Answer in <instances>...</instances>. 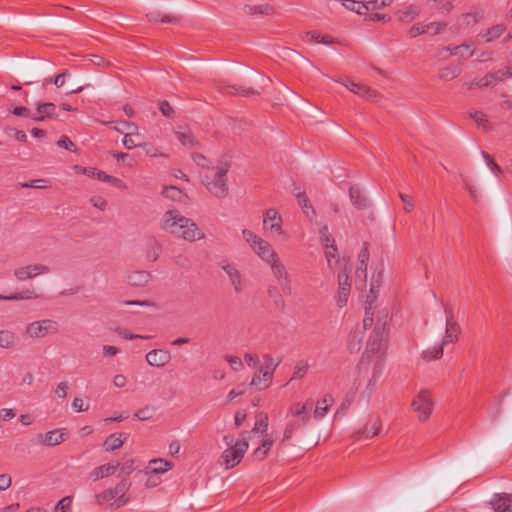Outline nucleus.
<instances>
[{
  "mask_svg": "<svg viewBox=\"0 0 512 512\" xmlns=\"http://www.w3.org/2000/svg\"><path fill=\"white\" fill-rule=\"evenodd\" d=\"M162 228L170 234L186 241H196L204 238L196 223L183 216L178 210H168L162 221Z\"/></svg>",
  "mask_w": 512,
  "mask_h": 512,
  "instance_id": "nucleus-1",
  "label": "nucleus"
},
{
  "mask_svg": "<svg viewBox=\"0 0 512 512\" xmlns=\"http://www.w3.org/2000/svg\"><path fill=\"white\" fill-rule=\"evenodd\" d=\"M229 170L228 163H222L217 167L208 169L201 176L202 183L217 198H225L228 195L227 172Z\"/></svg>",
  "mask_w": 512,
  "mask_h": 512,
  "instance_id": "nucleus-2",
  "label": "nucleus"
},
{
  "mask_svg": "<svg viewBox=\"0 0 512 512\" xmlns=\"http://www.w3.org/2000/svg\"><path fill=\"white\" fill-rule=\"evenodd\" d=\"M387 340L386 322L379 319L367 341L366 349L361 357V362L370 361L374 354H382L385 342Z\"/></svg>",
  "mask_w": 512,
  "mask_h": 512,
  "instance_id": "nucleus-3",
  "label": "nucleus"
},
{
  "mask_svg": "<svg viewBox=\"0 0 512 512\" xmlns=\"http://www.w3.org/2000/svg\"><path fill=\"white\" fill-rule=\"evenodd\" d=\"M411 408L417 414L419 422L428 421L434 409L431 392L428 389H421L412 399Z\"/></svg>",
  "mask_w": 512,
  "mask_h": 512,
  "instance_id": "nucleus-4",
  "label": "nucleus"
},
{
  "mask_svg": "<svg viewBox=\"0 0 512 512\" xmlns=\"http://www.w3.org/2000/svg\"><path fill=\"white\" fill-rule=\"evenodd\" d=\"M246 432L241 433V438L237 440L233 446L227 447L222 453L223 464L226 469H232L237 466L246 451L248 450L249 443Z\"/></svg>",
  "mask_w": 512,
  "mask_h": 512,
  "instance_id": "nucleus-5",
  "label": "nucleus"
},
{
  "mask_svg": "<svg viewBox=\"0 0 512 512\" xmlns=\"http://www.w3.org/2000/svg\"><path fill=\"white\" fill-rule=\"evenodd\" d=\"M268 264L270 265L272 274L278 281L284 294L290 296L292 294L291 279L284 264L280 261L278 256L270 259Z\"/></svg>",
  "mask_w": 512,
  "mask_h": 512,
  "instance_id": "nucleus-6",
  "label": "nucleus"
},
{
  "mask_svg": "<svg viewBox=\"0 0 512 512\" xmlns=\"http://www.w3.org/2000/svg\"><path fill=\"white\" fill-rule=\"evenodd\" d=\"M219 266L227 275L231 286L234 288V291L236 293L243 292L246 288V281L238 267L228 260H222L219 263Z\"/></svg>",
  "mask_w": 512,
  "mask_h": 512,
  "instance_id": "nucleus-7",
  "label": "nucleus"
},
{
  "mask_svg": "<svg viewBox=\"0 0 512 512\" xmlns=\"http://www.w3.org/2000/svg\"><path fill=\"white\" fill-rule=\"evenodd\" d=\"M58 331V324L54 320L44 319L34 321L26 326V334L31 338H43Z\"/></svg>",
  "mask_w": 512,
  "mask_h": 512,
  "instance_id": "nucleus-8",
  "label": "nucleus"
},
{
  "mask_svg": "<svg viewBox=\"0 0 512 512\" xmlns=\"http://www.w3.org/2000/svg\"><path fill=\"white\" fill-rule=\"evenodd\" d=\"M511 76L512 72L510 71V68L504 67L495 73L487 74L478 80H473L467 83V87L468 89H472L474 87H492L496 83L501 82L504 79L510 78Z\"/></svg>",
  "mask_w": 512,
  "mask_h": 512,
  "instance_id": "nucleus-9",
  "label": "nucleus"
},
{
  "mask_svg": "<svg viewBox=\"0 0 512 512\" xmlns=\"http://www.w3.org/2000/svg\"><path fill=\"white\" fill-rule=\"evenodd\" d=\"M50 272V268L44 264H30L26 266L18 267L14 270V277L18 281H26L29 279H33L41 274H46Z\"/></svg>",
  "mask_w": 512,
  "mask_h": 512,
  "instance_id": "nucleus-10",
  "label": "nucleus"
},
{
  "mask_svg": "<svg viewBox=\"0 0 512 512\" xmlns=\"http://www.w3.org/2000/svg\"><path fill=\"white\" fill-rule=\"evenodd\" d=\"M263 224L266 229L271 231V233L276 235H285L282 229V218L276 209L270 208L264 212Z\"/></svg>",
  "mask_w": 512,
  "mask_h": 512,
  "instance_id": "nucleus-11",
  "label": "nucleus"
},
{
  "mask_svg": "<svg viewBox=\"0 0 512 512\" xmlns=\"http://www.w3.org/2000/svg\"><path fill=\"white\" fill-rule=\"evenodd\" d=\"M131 487V481L127 478L122 479L113 489L115 501L111 504L114 509H118L126 505L130 501L127 494Z\"/></svg>",
  "mask_w": 512,
  "mask_h": 512,
  "instance_id": "nucleus-12",
  "label": "nucleus"
},
{
  "mask_svg": "<svg viewBox=\"0 0 512 512\" xmlns=\"http://www.w3.org/2000/svg\"><path fill=\"white\" fill-rule=\"evenodd\" d=\"M338 285L336 303L339 308H342L347 304L351 290V282L347 271L338 274Z\"/></svg>",
  "mask_w": 512,
  "mask_h": 512,
  "instance_id": "nucleus-13",
  "label": "nucleus"
},
{
  "mask_svg": "<svg viewBox=\"0 0 512 512\" xmlns=\"http://www.w3.org/2000/svg\"><path fill=\"white\" fill-rule=\"evenodd\" d=\"M381 430V421L378 417H371L369 418L366 425L362 428L356 431L353 434V439L356 441L362 440V439H371L379 434Z\"/></svg>",
  "mask_w": 512,
  "mask_h": 512,
  "instance_id": "nucleus-14",
  "label": "nucleus"
},
{
  "mask_svg": "<svg viewBox=\"0 0 512 512\" xmlns=\"http://www.w3.org/2000/svg\"><path fill=\"white\" fill-rule=\"evenodd\" d=\"M216 89L220 91L221 93L227 94V95H240L244 97H250L254 95H259V91L250 88L245 87L241 85H226L222 81H218L216 84Z\"/></svg>",
  "mask_w": 512,
  "mask_h": 512,
  "instance_id": "nucleus-15",
  "label": "nucleus"
},
{
  "mask_svg": "<svg viewBox=\"0 0 512 512\" xmlns=\"http://www.w3.org/2000/svg\"><path fill=\"white\" fill-rule=\"evenodd\" d=\"M66 436L67 433L65 429H54L48 431L46 434H38L37 440L40 444L45 446H56L64 442Z\"/></svg>",
  "mask_w": 512,
  "mask_h": 512,
  "instance_id": "nucleus-16",
  "label": "nucleus"
},
{
  "mask_svg": "<svg viewBox=\"0 0 512 512\" xmlns=\"http://www.w3.org/2000/svg\"><path fill=\"white\" fill-rule=\"evenodd\" d=\"M171 353L164 349H153L146 354V361L154 367H164L171 361Z\"/></svg>",
  "mask_w": 512,
  "mask_h": 512,
  "instance_id": "nucleus-17",
  "label": "nucleus"
},
{
  "mask_svg": "<svg viewBox=\"0 0 512 512\" xmlns=\"http://www.w3.org/2000/svg\"><path fill=\"white\" fill-rule=\"evenodd\" d=\"M313 408V400L307 399L304 404L294 403L290 407L292 416L300 418L299 423L306 425L310 420V412Z\"/></svg>",
  "mask_w": 512,
  "mask_h": 512,
  "instance_id": "nucleus-18",
  "label": "nucleus"
},
{
  "mask_svg": "<svg viewBox=\"0 0 512 512\" xmlns=\"http://www.w3.org/2000/svg\"><path fill=\"white\" fill-rule=\"evenodd\" d=\"M343 85L346 88H348L351 92H353L354 94L359 95L360 97L370 100V101H373V102L377 101L380 97V95L377 91L371 89L370 87H368L364 84H359V83H354V82H346V83H343Z\"/></svg>",
  "mask_w": 512,
  "mask_h": 512,
  "instance_id": "nucleus-19",
  "label": "nucleus"
},
{
  "mask_svg": "<svg viewBox=\"0 0 512 512\" xmlns=\"http://www.w3.org/2000/svg\"><path fill=\"white\" fill-rule=\"evenodd\" d=\"M55 118H57L56 105L51 102L37 104L36 111L32 116V120L37 122Z\"/></svg>",
  "mask_w": 512,
  "mask_h": 512,
  "instance_id": "nucleus-20",
  "label": "nucleus"
},
{
  "mask_svg": "<svg viewBox=\"0 0 512 512\" xmlns=\"http://www.w3.org/2000/svg\"><path fill=\"white\" fill-rule=\"evenodd\" d=\"M460 333L461 328L459 324L453 319V316H450L446 320L445 335L440 344L444 347L449 343L456 342L460 336Z\"/></svg>",
  "mask_w": 512,
  "mask_h": 512,
  "instance_id": "nucleus-21",
  "label": "nucleus"
},
{
  "mask_svg": "<svg viewBox=\"0 0 512 512\" xmlns=\"http://www.w3.org/2000/svg\"><path fill=\"white\" fill-rule=\"evenodd\" d=\"M151 279L152 274L145 270L130 271L126 274V281L131 286L144 287Z\"/></svg>",
  "mask_w": 512,
  "mask_h": 512,
  "instance_id": "nucleus-22",
  "label": "nucleus"
},
{
  "mask_svg": "<svg viewBox=\"0 0 512 512\" xmlns=\"http://www.w3.org/2000/svg\"><path fill=\"white\" fill-rule=\"evenodd\" d=\"M349 198L352 205L357 210H363L369 207L370 203L368 198L364 195L363 191L358 185H352L349 188Z\"/></svg>",
  "mask_w": 512,
  "mask_h": 512,
  "instance_id": "nucleus-23",
  "label": "nucleus"
},
{
  "mask_svg": "<svg viewBox=\"0 0 512 512\" xmlns=\"http://www.w3.org/2000/svg\"><path fill=\"white\" fill-rule=\"evenodd\" d=\"M490 504L495 512H512V495L507 493L495 494Z\"/></svg>",
  "mask_w": 512,
  "mask_h": 512,
  "instance_id": "nucleus-24",
  "label": "nucleus"
},
{
  "mask_svg": "<svg viewBox=\"0 0 512 512\" xmlns=\"http://www.w3.org/2000/svg\"><path fill=\"white\" fill-rule=\"evenodd\" d=\"M364 331L357 325L354 327L347 338V348L350 353H357L362 347Z\"/></svg>",
  "mask_w": 512,
  "mask_h": 512,
  "instance_id": "nucleus-25",
  "label": "nucleus"
},
{
  "mask_svg": "<svg viewBox=\"0 0 512 512\" xmlns=\"http://www.w3.org/2000/svg\"><path fill=\"white\" fill-rule=\"evenodd\" d=\"M251 248L263 261L267 263L270 262V259L278 256L276 252L273 251L271 245L262 238Z\"/></svg>",
  "mask_w": 512,
  "mask_h": 512,
  "instance_id": "nucleus-26",
  "label": "nucleus"
},
{
  "mask_svg": "<svg viewBox=\"0 0 512 512\" xmlns=\"http://www.w3.org/2000/svg\"><path fill=\"white\" fill-rule=\"evenodd\" d=\"M431 27H435V31H434V35L436 34H439L441 33L444 28L446 27V23H429V24H426V25H420V24H416V25H413L410 29H409V35L410 37H417L421 34H424V33H429L430 30H431Z\"/></svg>",
  "mask_w": 512,
  "mask_h": 512,
  "instance_id": "nucleus-27",
  "label": "nucleus"
},
{
  "mask_svg": "<svg viewBox=\"0 0 512 512\" xmlns=\"http://www.w3.org/2000/svg\"><path fill=\"white\" fill-rule=\"evenodd\" d=\"M85 171L89 176L95 177V178L99 179L100 181L108 182L118 188H121V189L126 188V185L120 179H118L114 176H110L102 170H98L96 168H90V169H85Z\"/></svg>",
  "mask_w": 512,
  "mask_h": 512,
  "instance_id": "nucleus-28",
  "label": "nucleus"
},
{
  "mask_svg": "<svg viewBox=\"0 0 512 512\" xmlns=\"http://www.w3.org/2000/svg\"><path fill=\"white\" fill-rule=\"evenodd\" d=\"M119 466H120L119 463H117V464L108 463V464L101 465V466L93 469L90 476L94 481H97L104 477H109L116 472V470L119 468Z\"/></svg>",
  "mask_w": 512,
  "mask_h": 512,
  "instance_id": "nucleus-29",
  "label": "nucleus"
},
{
  "mask_svg": "<svg viewBox=\"0 0 512 512\" xmlns=\"http://www.w3.org/2000/svg\"><path fill=\"white\" fill-rule=\"evenodd\" d=\"M146 257L155 262L162 250L161 244L155 237H148L145 241Z\"/></svg>",
  "mask_w": 512,
  "mask_h": 512,
  "instance_id": "nucleus-30",
  "label": "nucleus"
},
{
  "mask_svg": "<svg viewBox=\"0 0 512 512\" xmlns=\"http://www.w3.org/2000/svg\"><path fill=\"white\" fill-rule=\"evenodd\" d=\"M369 257H370V254H369L368 246L366 244H364V246L362 247V249L360 250V252L358 254V265L356 268V276L357 277L363 276L364 278H366Z\"/></svg>",
  "mask_w": 512,
  "mask_h": 512,
  "instance_id": "nucleus-31",
  "label": "nucleus"
},
{
  "mask_svg": "<svg viewBox=\"0 0 512 512\" xmlns=\"http://www.w3.org/2000/svg\"><path fill=\"white\" fill-rule=\"evenodd\" d=\"M243 11L245 14L254 16V15H273L275 13V9L270 4H261V5H245L243 7Z\"/></svg>",
  "mask_w": 512,
  "mask_h": 512,
  "instance_id": "nucleus-32",
  "label": "nucleus"
},
{
  "mask_svg": "<svg viewBox=\"0 0 512 512\" xmlns=\"http://www.w3.org/2000/svg\"><path fill=\"white\" fill-rule=\"evenodd\" d=\"M334 403V398L332 395L327 394L321 400L317 402L316 408L314 410V417L316 419H321L325 416V414L329 411L330 407Z\"/></svg>",
  "mask_w": 512,
  "mask_h": 512,
  "instance_id": "nucleus-33",
  "label": "nucleus"
},
{
  "mask_svg": "<svg viewBox=\"0 0 512 512\" xmlns=\"http://www.w3.org/2000/svg\"><path fill=\"white\" fill-rule=\"evenodd\" d=\"M384 370V360L381 355L377 356V359L375 360L372 368V375L371 378L368 381L367 387L370 389H373L382 376Z\"/></svg>",
  "mask_w": 512,
  "mask_h": 512,
  "instance_id": "nucleus-34",
  "label": "nucleus"
},
{
  "mask_svg": "<svg viewBox=\"0 0 512 512\" xmlns=\"http://www.w3.org/2000/svg\"><path fill=\"white\" fill-rule=\"evenodd\" d=\"M123 435L124 434L122 433H114L109 435L103 444L105 451H114L119 449L126 440V436L122 439Z\"/></svg>",
  "mask_w": 512,
  "mask_h": 512,
  "instance_id": "nucleus-35",
  "label": "nucleus"
},
{
  "mask_svg": "<svg viewBox=\"0 0 512 512\" xmlns=\"http://www.w3.org/2000/svg\"><path fill=\"white\" fill-rule=\"evenodd\" d=\"M17 341L18 337L14 332L10 330L0 331V348L11 349L17 344Z\"/></svg>",
  "mask_w": 512,
  "mask_h": 512,
  "instance_id": "nucleus-36",
  "label": "nucleus"
},
{
  "mask_svg": "<svg viewBox=\"0 0 512 512\" xmlns=\"http://www.w3.org/2000/svg\"><path fill=\"white\" fill-rule=\"evenodd\" d=\"M39 295L34 289H26L11 295H0V300H31L37 299Z\"/></svg>",
  "mask_w": 512,
  "mask_h": 512,
  "instance_id": "nucleus-37",
  "label": "nucleus"
},
{
  "mask_svg": "<svg viewBox=\"0 0 512 512\" xmlns=\"http://www.w3.org/2000/svg\"><path fill=\"white\" fill-rule=\"evenodd\" d=\"M148 469L152 473H164L172 469V463L164 459H153L149 462Z\"/></svg>",
  "mask_w": 512,
  "mask_h": 512,
  "instance_id": "nucleus-38",
  "label": "nucleus"
},
{
  "mask_svg": "<svg viewBox=\"0 0 512 512\" xmlns=\"http://www.w3.org/2000/svg\"><path fill=\"white\" fill-rule=\"evenodd\" d=\"M296 197L298 200V204L302 207L305 215L309 219H312L316 215V211L313 208V206L310 204V201H309L307 195L303 192H300L296 195Z\"/></svg>",
  "mask_w": 512,
  "mask_h": 512,
  "instance_id": "nucleus-39",
  "label": "nucleus"
},
{
  "mask_svg": "<svg viewBox=\"0 0 512 512\" xmlns=\"http://www.w3.org/2000/svg\"><path fill=\"white\" fill-rule=\"evenodd\" d=\"M264 375H266V371L259 368L258 372H256L254 374V376L252 377L250 385L258 387L259 389H262L260 387V385L262 384V382H266L264 388L269 387V385L273 379V374L270 373V376H264Z\"/></svg>",
  "mask_w": 512,
  "mask_h": 512,
  "instance_id": "nucleus-40",
  "label": "nucleus"
},
{
  "mask_svg": "<svg viewBox=\"0 0 512 512\" xmlns=\"http://www.w3.org/2000/svg\"><path fill=\"white\" fill-rule=\"evenodd\" d=\"M461 73V68L457 66H446L440 69L439 78L443 81H450L457 78Z\"/></svg>",
  "mask_w": 512,
  "mask_h": 512,
  "instance_id": "nucleus-41",
  "label": "nucleus"
},
{
  "mask_svg": "<svg viewBox=\"0 0 512 512\" xmlns=\"http://www.w3.org/2000/svg\"><path fill=\"white\" fill-rule=\"evenodd\" d=\"M262 358L264 360V364L260 367V369L266 371L265 376H270V373L274 375L276 368L281 363V359L274 361V358L270 354H264Z\"/></svg>",
  "mask_w": 512,
  "mask_h": 512,
  "instance_id": "nucleus-42",
  "label": "nucleus"
},
{
  "mask_svg": "<svg viewBox=\"0 0 512 512\" xmlns=\"http://www.w3.org/2000/svg\"><path fill=\"white\" fill-rule=\"evenodd\" d=\"M274 441L269 438L265 439L262 444L253 452V457L256 460H263L269 453Z\"/></svg>",
  "mask_w": 512,
  "mask_h": 512,
  "instance_id": "nucleus-43",
  "label": "nucleus"
},
{
  "mask_svg": "<svg viewBox=\"0 0 512 512\" xmlns=\"http://www.w3.org/2000/svg\"><path fill=\"white\" fill-rule=\"evenodd\" d=\"M444 347L439 344L438 346L428 348L422 352V358L426 361L440 359L443 356Z\"/></svg>",
  "mask_w": 512,
  "mask_h": 512,
  "instance_id": "nucleus-44",
  "label": "nucleus"
},
{
  "mask_svg": "<svg viewBox=\"0 0 512 512\" xmlns=\"http://www.w3.org/2000/svg\"><path fill=\"white\" fill-rule=\"evenodd\" d=\"M176 136H177V139L184 146L194 147L197 145V141L195 140L194 135L190 130L177 131Z\"/></svg>",
  "mask_w": 512,
  "mask_h": 512,
  "instance_id": "nucleus-45",
  "label": "nucleus"
},
{
  "mask_svg": "<svg viewBox=\"0 0 512 512\" xmlns=\"http://www.w3.org/2000/svg\"><path fill=\"white\" fill-rule=\"evenodd\" d=\"M470 118H472L479 126H481L484 130H490L491 125L487 120L486 114L481 111H471L469 112Z\"/></svg>",
  "mask_w": 512,
  "mask_h": 512,
  "instance_id": "nucleus-46",
  "label": "nucleus"
},
{
  "mask_svg": "<svg viewBox=\"0 0 512 512\" xmlns=\"http://www.w3.org/2000/svg\"><path fill=\"white\" fill-rule=\"evenodd\" d=\"M470 48H471V46L469 44L464 43L462 45L455 46L453 48L448 47L446 50L450 51V53L453 55H457L461 58L466 59V58L472 56V54H473V52L470 51Z\"/></svg>",
  "mask_w": 512,
  "mask_h": 512,
  "instance_id": "nucleus-47",
  "label": "nucleus"
},
{
  "mask_svg": "<svg viewBox=\"0 0 512 512\" xmlns=\"http://www.w3.org/2000/svg\"><path fill=\"white\" fill-rule=\"evenodd\" d=\"M162 194L164 197L169 198L173 201H181L182 197L186 196L179 188L175 186L165 187L162 191Z\"/></svg>",
  "mask_w": 512,
  "mask_h": 512,
  "instance_id": "nucleus-48",
  "label": "nucleus"
},
{
  "mask_svg": "<svg viewBox=\"0 0 512 512\" xmlns=\"http://www.w3.org/2000/svg\"><path fill=\"white\" fill-rule=\"evenodd\" d=\"M418 15V10L414 7H409L405 10L397 12L398 20L401 22H410Z\"/></svg>",
  "mask_w": 512,
  "mask_h": 512,
  "instance_id": "nucleus-49",
  "label": "nucleus"
},
{
  "mask_svg": "<svg viewBox=\"0 0 512 512\" xmlns=\"http://www.w3.org/2000/svg\"><path fill=\"white\" fill-rule=\"evenodd\" d=\"M320 240L322 245L325 248H329L330 244L335 245V240L329 232V228L327 225H324L319 230Z\"/></svg>",
  "mask_w": 512,
  "mask_h": 512,
  "instance_id": "nucleus-50",
  "label": "nucleus"
},
{
  "mask_svg": "<svg viewBox=\"0 0 512 512\" xmlns=\"http://www.w3.org/2000/svg\"><path fill=\"white\" fill-rule=\"evenodd\" d=\"M155 410L156 409L153 406H146L144 408L137 410L134 416L141 421H146L153 417Z\"/></svg>",
  "mask_w": 512,
  "mask_h": 512,
  "instance_id": "nucleus-51",
  "label": "nucleus"
},
{
  "mask_svg": "<svg viewBox=\"0 0 512 512\" xmlns=\"http://www.w3.org/2000/svg\"><path fill=\"white\" fill-rule=\"evenodd\" d=\"M307 36L310 37V41H313L316 43H322L325 45L334 43V39L328 35H320L316 32H308Z\"/></svg>",
  "mask_w": 512,
  "mask_h": 512,
  "instance_id": "nucleus-52",
  "label": "nucleus"
},
{
  "mask_svg": "<svg viewBox=\"0 0 512 512\" xmlns=\"http://www.w3.org/2000/svg\"><path fill=\"white\" fill-rule=\"evenodd\" d=\"M112 499H115L114 492L112 488L106 489L101 493L95 495V502L97 505H102L105 502H108Z\"/></svg>",
  "mask_w": 512,
  "mask_h": 512,
  "instance_id": "nucleus-53",
  "label": "nucleus"
},
{
  "mask_svg": "<svg viewBox=\"0 0 512 512\" xmlns=\"http://www.w3.org/2000/svg\"><path fill=\"white\" fill-rule=\"evenodd\" d=\"M268 430V416L260 415V418L256 420L255 427L252 432H260L261 435L266 434Z\"/></svg>",
  "mask_w": 512,
  "mask_h": 512,
  "instance_id": "nucleus-54",
  "label": "nucleus"
},
{
  "mask_svg": "<svg viewBox=\"0 0 512 512\" xmlns=\"http://www.w3.org/2000/svg\"><path fill=\"white\" fill-rule=\"evenodd\" d=\"M68 75V71H64L63 73H60L58 75H56L55 77H51V78H46L44 80V85L46 84H54L57 88H60L64 85L65 83V78L66 76Z\"/></svg>",
  "mask_w": 512,
  "mask_h": 512,
  "instance_id": "nucleus-55",
  "label": "nucleus"
},
{
  "mask_svg": "<svg viewBox=\"0 0 512 512\" xmlns=\"http://www.w3.org/2000/svg\"><path fill=\"white\" fill-rule=\"evenodd\" d=\"M46 182L45 179H35L29 182L19 183L18 186L21 188H38L43 189L46 188Z\"/></svg>",
  "mask_w": 512,
  "mask_h": 512,
  "instance_id": "nucleus-56",
  "label": "nucleus"
},
{
  "mask_svg": "<svg viewBox=\"0 0 512 512\" xmlns=\"http://www.w3.org/2000/svg\"><path fill=\"white\" fill-rule=\"evenodd\" d=\"M225 360L229 363L230 367L234 371H240L243 368V362L240 357L238 356H232V355H226Z\"/></svg>",
  "mask_w": 512,
  "mask_h": 512,
  "instance_id": "nucleus-57",
  "label": "nucleus"
},
{
  "mask_svg": "<svg viewBox=\"0 0 512 512\" xmlns=\"http://www.w3.org/2000/svg\"><path fill=\"white\" fill-rule=\"evenodd\" d=\"M159 109L165 117L174 118L175 111L168 101H166V100L161 101L159 103Z\"/></svg>",
  "mask_w": 512,
  "mask_h": 512,
  "instance_id": "nucleus-58",
  "label": "nucleus"
},
{
  "mask_svg": "<svg viewBox=\"0 0 512 512\" xmlns=\"http://www.w3.org/2000/svg\"><path fill=\"white\" fill-rule=\"evenodd\" d=\"M57 145L68 151L76 152V145L66 135L60 137V139L57 141Z\"/></svg>",
  "mask_w": 512,
  "mask_h": 512,
  "instance_id": "nucleus-59",
  "label": "nucleus"
},
{
  "mask_svg": "<svg viewBox=\"0 0 512 512\" xmlns=\"http://www.w3.org/2000/svg\"><path fill=\"white\" fill-rule=\"evenodd\" d=\"M242 236L244 240L249 243L250 247L257 244V242L261 239V237L257 236L255 233H253L251 230L243 229L242 230Z\"/></svg>",
  "mask_w": 512,
  "mask_h": 512,
  "instance_id": "nucleus-60",
  "label": "nucleus"
},
{
  "mask_svg": "<svg viewBox=\"0 0 512 512\" xmlns=\"http://www.w3.org/2000/svg\"><path fill=\"white\" fill-rule=\"evenodd\" d=\"M299 425H300V423L297 421L288 423L284 430L282 442H286V441L290 440L293 436L294 430Z\"/></svg>",
  "mask_w": 512,
  "mask_h": 512,
  "instance_id": "nucleus-61",
  "label": "nucleus"
},
{
  "mask_svg": "<svg viewBox=\"0 0 512 512\" xmlns=\"http://www.w3.org/2000/svg\"><path fill=\"white\" fill-rule=\"evenodd\" d=\"M399 198L403 202V209L405 210V212L410 213L414 209L413 199L410 196L403 193H399Z\"/></svg>",
  "mask_w": 512,
  "mask_h": 512,
  "instance_id": "nucleus-62",
  "label": "nucleus"
},
{
  "mask_svg": "<svg viewBox=\"0 0 512 512\" xmlns=\"http://www.w3.org/2000/svg\"><path fill=\"white\" fill-rule=\"evenodd\" d=\"M72 498L70 496L62 498L55 506V512H66L71 506Z\"/></svg>",
  "mask_w": 512,
  "mask_h": 512,
  "instance_id": "nucleus-63",
  "label": "nucleus"
},
{
  "mask_svg": "<svg viewBox=\"0 0 512 512\" xmlns=\"http://www.w3.org/2000/svg\"><path fill=\"white\" fill-rule=\"evenodd\" d=\"M12 113L16 116L32 119L33 113L24 106H16L12 109Z\"/></svg>",
  "mask_w": 512,
  "mask_h": 512,
  "instance_id": "nucleus-64",
  "label": "nucleus"
}]
</instances>
